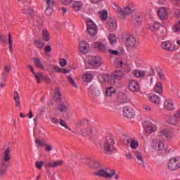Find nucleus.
Segmentation results:
<instances>
[{"instance_id":"f257e3e1","label":"nucleus","mask_w":180,"mask_h":180,"mask_svg":"<svg viewBox=\"0 0 180 180\" xmlns=\"http://www.w3.org/2000/svg\"><path fill=\"white\" fill-rule=\"evenodd\" d=\"M101 150L108 155H110L115 151V141L112 137L107 136L104 139L101 143Z\"/></svg>"},{"instance_id":"f03ea898","label":"nucleus","mask_w":180,"mask_h":180,"mask_svg":"<svg viewBox=\"0 0 180 180\" xmlns=\"http://www.w3.org/2000/svg\"><path fill=\"white\" fill-rule=\"evenodd\" d=\"M77 131L79 134L84 137H94V136H96V131L91 126L82 127Z\"/></svg>"},{"instance_id":"7ed1b4c3","label":"nucleus","mask_w":180,"mask_h":180,"mask_svg":"<svg viewBox=\"0 0 180 180\" xmlns=\"http://www.w3.org/2000/svg\"><path fill=\"white\" fill-rule=\"evenodd\" d=\"M3 151H4V157L1 160L0 168L6 169L9 166V161H11V148L4 147Z\"/></svg>"},{"instance_id":"20e7f679","label":"nucleus","mask_w":180,"mask_h":180,"mask_svg":"<svg viewBox=\"0 0 180 180\" xmlns=\"http://www.w3.org/2000/svg\"><path fill=\"white\" fill-rule=\"evenodd\" d=\"M86 23V32L89 36H96V34L98 33V27H96V24H95V22H94V21L91 20H87Z\"/></svg>"},{"instance_id":"39448f33","label":"nucleus","mask_w":180,"mask_h":180,"mask_svg":"<svg viewBox=\"0 0 180 180\" xmlns=\"http://www.w3.org/2000/svg\"><path fill=\"white\" fill-rule=\"evenodd\" d=\"M91 68H99L102 65V58L101 56H91L89 60Z\"/></svg>"},{"instance_id":"423d86ee","label":"nucleus","mask_w":180,"mask_h":180,"mask_svg":"<svg viewBox=\"0 0 180 180\" xmlns=\"http://www.w3.org/2000/svg\"><path fill=\"white\" fill-rule=\"evenodd\" d=\"M168 168L172 171H176L180 168V158H172L168 162Z\"/></svg>"},{"instance_id":"0eeeda50","label":"nucleus","mask_w":180,"mask_h":180,"mask_svg":"<svg viewBox=\"0 0 180 180\" xmlns=\"http://www.w3.org/2000/svg\"><path fill=\"white\" fill-rule=\"evenodd\" d=\"M94 175L102 176L103 178H112L115 175V170L102 169L98 172H94Z\"/></svg>"},{"instance_id":"6e6552de","label":"nucleus","mask_w":180,"mask_h":180,"mask_svg":"<svg viewBox=\"0 0 180 180\" xmlns=\"http://www.w3.org/2000/svg\"><path fill=\"white\" fill-rule=\"evenodd\" d=\"M134 156L139 167H141V168H146V162H144V157L143 156V153H141L140 151L135 150L134 152Z\"/></svg>"},{"instance_id":"1a4fd4ad","label":"nucleus","mask_w":180,"mask_h":180,"mask_svg":"<svg viewBox=\"0 0 180 180\" xmlns=\"http://www.w3.org/2000/svg\"><path fill=\"white\" fill-rule=\"evenodd\" d=\"M141 15L139 13L135 12L133 15H131L129 18V22H131L133 26L137 27L141 25V21L140 20Z\"/></svg>"},{"instance_id":"9d476101","label":"nucleus","mask_w":180,"mask_h":180,"mask_svg":"<svg viewBox=\"0 0 180 180\" xmlns=\"http://www.w3.org/2000/svg\"><path fill=\"white\" fill-rule=\"evenodd\" d=\"M153 146L158 153L160 154H164L166 151L165 148H164V142L160 139H155L153 141Z\"/></svg>"},{"instance_id":"9b49d317","label":"nucleus","mask_w":180,"mask_h":180,"mask_svg":"<svg viewBox=\"0 0 180 180\" xmlns=\"http://www.w3.org/2000/svg\"><path fill=\"white\" fill-rule=\"evenodd\" d=\"M160 136L167 139V140H172L175 137L174 131L169 129H163L160 131Z\"/></svg>"},{"instance_id":"f8f14e48","label":"nucleus","mask_w":180,"mask_h":180,"mask_svg":"<svg viewBox=\"0 0 180 180\" xmlns=\"http://www.w3.org/2000/svg\"><path fill=\"white\" fill-rule=\"evenodd\" d=\"M123 115L127 119H133L136 116V112L133 108L127 106L123 108Z\"/></svg>"},{"instance_id":"ddd939ff","label":"nucleus","mask_w":180,"mask_h":180,"mask_svg":"<svg viewBox=\"0 0 180 180\" xmlns=\"http://www.w3.org/2000/svg\"><path fill=\"white\" fill-rule=\"evenodd\" d=\"M160 46L166 51H175L176 50L175 45L171 41H163Z\"/></svg>"},{"instance_id":"4468645a","label":"nucleus","mask_w":180,"mask_h":180,"mask_svg":"<svg viewBox=\"0 0 180 180\" xmlns=\"http://www.w3.org/2000/svg\"><path fill=\"white\" fill-rule=\"evenodd\" d=\"M124 43L127 47H134L136 46V43L137 41L136 40V37L133 35H127L124 39Z\"/></svg>"},{"instance_id":"2eb2a0df","label":"nucleus","mask_w":180,"mask_h":180,"mask_svg":"<svg viewBox=\"0 0 180 180\" xmlns=\"http://www.w3.org/2000/svg\"><path fill=\"white\" fill-rule=\"evenodd\" d=\"M158 15L160 20H167L168 19V11L165 7H160L158 9Z\"/></svg>"},{"instance_id":"dca6fc26","label":"nucleus","mask_w":180,"mask_h":180,"mask_svg":"<svg viewBox=\"0 0 180 180\" xmlns=\"http://www.w3.org/2000/svg\"><path fill=\"white\" fill-rule=\"evenodd\" d=\"M93 47L96 49L98 51H101V53H106V51H108V45L100 41L93 43Z\"/></svg>"},{"instance_id":"f3484780","label":"nucleus","mask_w":180,"mask_h":180,"mask_svg":"<svg viewBox=\"0 0 180 180\" xmlns=\"http://www.w3.org/2000/svg\"><path fill=\"white\" fill-rule=\"evenodd\" d=\"M79 50L82 54H86L89 51V44L85 41L79 43Z\"/></svg>"},{"instance_id":"a211bd4d","label":"nucleus","mask_w":180,"mask_h":180,"mask_svg":"<svg viewBox=\"0 0 180 180\" xmlns=\"http://www.w3.org/2000/svg\"><path fill=\"white\" fill-rule=\"evenodd\" d=\"M46 4V8L45 11L46 15H50L53 13L54 9V0H44Z\"/></svg>"},{"instance_id":"6ab92c4d","label":"nucleus","mask_w":180,"mask_h":180,"mask_svg":"<svg viewBox=\"0 0 180 180\" xmlns=\"http://www.w3.org/2000/svg\"><path fill=\"white\" fill-rule=\"evenodd\" d=\"M128 89L131 92H139L140 91V85L136 81L131 80L129 83Z\"/></svg>"},{"instance_id":"aec40b11","label":"nucleus","mask_w":180,"mask_h":180,"mask_svg":"<svg viewBox=\"0 0 180 180\" xmlns=\"http://www.w3.org/2000/svg\"><path fill=\"white\" fill-rule=\"evenodd\" d=\"M102 79H103L104 82L109 84V85H115L116 84V78L113 75H103Z\"/></svg>"},{"instance_id":"412c9836","label":"nucleus","mask_w":180,"mask_h":180,"mask_svg":"<svg viewBox=\"0 0 180 180\" xmlns=\"http://www.w3.org/2000/svg\"><path fill=\"white\" fill-rule=\"evenodd\" d=\"M83 162L84 164H87V165H89V166L92 167L93 168H99V167H101V164H99V162L91 161V159H89V158L84 159Z\"/></svg>"},{"instance_id":"4be33fe9","label":"nucleus","mask_w":180,"mask_h":180,"mask_svg":"<svg viewBox=\"0 0 180 180\" xmlns=\"http://www.w3.org/2000/svg\"><path fill=\"white\" fill-rule=\"evenodd\" d=\"M165 120H166L167 123H168L169 124H172V125L178 124V123L179 122L178 120V118L176 117L175 114L174 116H167L165 118Z\"/></svg>"},{"instance_id":"5701e85b","label":"nucleus","mask_w":180,"mask_h":180,"mask_svg":"<svg viewBox=\"0 0 180 180\" xmlns=\"http://www.w3.org/2000/svg\"><path fill=\"white\" fill-rule=\"evenodd\" d=\"M107 27L110 29V30H116V27H117V22L116 20L111 19L107 22Z\"/></svg>"},{"instance_id":"b1692460","label":"nucleus","mask_w":180,"mask_h":180,"mask_svg":"<svg viewBox=\"0 0 180 180\" xmlns=\"http://www.w3.org/2000/svg\"><path fill=\"white\" fill-rule=\"evenodd\" d=\"M72 8L75 12H79L82 9V3L81 1H73Z\"/></svg>"},{"instance_id":"393cba45","label":"nucleus","mask_w":180,"mask_h":180,"mask_svg":"<svg viewBox=\"0 0 180 180\" xmlns=\"http://www.w3.org/2000/svg\"><path fill=\"white\" fill-rule=\"evenodd\" d=\"M164 108L167 109V110H174V102H172V100L168 99L165 101Z\"/></svg>"},{"instance_id":"a878e982","label":"nucleus","mask_w":180,"mask_h":180,"mask_svg":"<svg viewBox=\"0 0 180 180\" xmlns=\"http://www.w3.org/2000/svg\"><path fill=\"white\" fill-rule=\"evenodd\" d=\"M149 99L150 102H153L155 105H160V102H161V98L154 94L150 95Z\"/></svg>"},{"instance_id":"bb28decb","label":"nucleus","mask_w":180,"mask_h":180,"mask_svg":"<svg viewBox=\"0 0 180 180\" xmlns=\"http://www.w3.org/2000/svg\"><path fill=\"white\" fill-rule=\"evenodd\" d=\"M28 68H30V71H31L32 74H34V77L37 79V84H40V78H41V73H36V72H34V68L31 65H29Z\"/></svg>"},{"instance_id":"cd10ccee","label":"nucleus","mask_w":180,"mask_h":180,"mask_svg":"<svg viewBox=\"0 0 180 180\" xmlns=\"http://www.w3.org/2000/svg\"><path fill=\"white\" fill-rule=\"evenodd\" d=\"M63 160H59L58 162H51L49 163H47L45 167H51V168H57V167H61L63 165Z\"/></svg>"},{"instance_id":"c85d7f7f","label":"nucleus","mask_w":180,"mask_h":180,"mask_svg":"<svg viewBox=\"0 0 180 180\" xmlns=\"http://www.w3.org/2000/svg\"><path fill=\"white\" fill-rule=\"evenodd\" d=\"M160 27H161V24H160L158 22H154L152 25H150L149 29L151 30V32L155 33L160 30Z\"/></svg>"},{"instance_id":"c756f323","label":"nucleus","mask_w":180,"mask_h":180,"mask_svg":"<svg viewBox=\"0 0 180 180\" xmlns=\"http://www.w3.org/2000/svg\"><path fill=\"white\" fill-rule=\"evenodd\" d=\"M134 77L135 78H142L146 77V71L141 70H135L133 71Z\"/></svg>"},{"instance_id":"7c9ffc66","label":"nucleus","mask_w":180,"mask_h":180,"mask_svg":"<svg viewBox=\"0 0 180 180\" xmlns=\"http://www.w3.org/2000/svg\"><path fill=\"white\" fill-rule=\"evenodd\" d=\"M13 99L15 103V107L20 109V96H19V93H18V91L14 92Z\"/></svg>"},{"instance_id":"2f4dec72","label":"nucleus","mask_w":180,"mask_h":180,"mask_svg":"<svg viewBox=\"0 0 180 180\" xmlns=\"http://www.w3.org/2000/svg\"><path fill=\"white\" fill-rule=\"evenodd\" d=\"M34 65L37 67V68H39L40 70H44V66L41 63V60L39 58H33Z\"/></svg>"},{"instance_id":"473e14b6","label":"nucleus","mask_w":180,"mask_h":180,"mask_svg":"<svg viewBox=\"0 0 180 180\" xmlns=\"http://www.w3.org/2000/svg\"><path fill=\"white\" fill-rule=\"evenodd\" d=\"M158 127L157 125H150L146 128L145 131L147 134H151L152 133H155L157 131Z\"/></svg>"},{"instance_id":"72a5a7b5","label":"nucleus","mask_w":180,"mask_h":180,"mask_svg":"<svg viewBox=\"0 0 180 180\" xmlns=\"http://www.w3.org/2000/svg\"><path fill=\"white\" fill-rule=\"evenodd\" d=\"M115 11L120 19H122V20H124V19H126V14L124 13V11L122 10V8L120 7H117Z\"/></svg>"},{"instance_id":"f704fd0d","label":"nucleus","mask_w":180,"mask_h":180,"mask_svg":"<svg viewBox=\"0 0 180 180\" xmlns=\"http://www.w3.org/2000/svg\"><path fill=\"white\" fill-rule=\"evenodd\" d=\"M124 11L125 13V16L126 15H128V16H131V15H133L136 12V10H134L133 7H130V6L124 7Z\"/></svg>"},{"instance_id":"c9c22d12","label":"nucleus","mask_w":180,"mask_h":180,"mask_svg":"<svg viewBox=\"0 0 180 180\" xmlns=\"http://www.w3.org/2000/svg\"><path fill=\"white\" fill-rule=\"evenodd\" d=\"M112 75L115 79H122L124 75V73H123L122 70H115L112 73Z\"/></svg>"},{"instance_id":"e433bc0d","label":"nucleus","mask_w":180,"mask_h":180,"mask_svg":"<svg viewBox=\"0 0 180 180\" xmlns=\"http://www.w3.org/2000/svg\"><path fill=\"white\" fill-rule=\"evenodd\" d=\"M116 94V89L113 88V86H110L107 88L105 91L106 96H113V95Z\"/></svg>"},{"instance_id":"4c0bfd02","label":"nucleus","mask_w":180,"mask_h":180,"mask_svg":"<svg viewBox=\"0 0 180 180\" xmlns=\"http://www.w3.org/2000/svg\"><path fill=\"white\" fill-rule=\"evenodd\" d=\"M50 33H49V31L47 30L44 29L42 30V39L44 40V41H50Z\"/></svg>"},{"instance_id":"58836bf2","label":"nucleus","mask_w":180,"mask_h":180,"mask_svg":"<svg viewBox=\"0 0 180 180\" xmlns=\"http://www.w3.org/2000/svg\"><path fill=\"white\" fill-rule=\"evenodd\" d=\"M155 92L157 94H162V83L161 82H157L154 87Z\"/></svg>"},{"instance_id":"ea45409f","label":"nucleus","mask_w":180,"mask_h":180,"mask_svg":"<svg viewBox=\"0 0 180 180\" xmlns=\"http://www.w3.org/2000/svg\"><path fill=\"white\" fill-rule=\"evenodd\" d=\"M67 105H65V103H60L57 107V110H59L60 113H65L67 112Z\"/></svg>"},{"instance_id":"a19ab883","label":"nucleus","mask_w":180,"mask_h":180,"mask_svg":"<svg viewBox=\"0 0 180 180\" xmlns=\"http://www.w3.org/2000/svg\"><path fill=\"white\" fill-rule=\"evenodd\" d=\"M108 40L111 46H113L117 43V39H116V35H115V34H110L108 37Z\"/></svg>"},{"instance_id":"79ce46f5","label":"nucleus","mask_w":180,"mask_h":180,"mask_svg":"<svg viewBox=\"0 0 180 180\" xmlns=\"http://www.w3.org/2000/svg\"><path fill=\"white\" fill-rule=\"evenodd\" d=\"M99 18L101 19V20H106L108 19V11L105 10L101 11L98 12Z\"/></svg>"},{"instance_id":"37998d69","label":"nucleus","mask_w":180,"mask_h":180,"mask_svg":"<svg viewBox=\"0 0 180 180\" xmlns=\"http://www.w3.org/2000/svg\"><path fill=\"white\" fill-rule=\"evenodd\" d=\"M34 45L35 46V47H37V49H39V50H41V49L44 47L45 44L43 43L41 40L36 39L34 41Z\"/></svg>"},{"instance_id":"c03bdc74","label":"nucleus","mask_w":180,"mask_h":180,"mask_svg":"<svg viewBox=\"0 0 180 180\" xmlns=\"http://www.w3.org/2000/svg\"><path fill=\"white\" fill-rule=\"evenodd\" d=\"M92 78H94V75L91 73H86L83 76L84 82H91V81H92Z\"/></svg>"},{"instance_id":"a18cd8bd","label":"nucleus","mask_w":180,"mask_h":180,"mask_svg":"<svg viewBox=\"0 0 180 180\" xmlns=\"http://www.w3.org/2000/svg\"><path fill=\"white\" fill-rule=\"evenodd\" d=\"M129 146L132 150H136L139 147V141H136L135 139H131Z\"/></svg>"},{"instance_id":"49530a36","label":"nucleus","mask_w":180,"mask_h":180,"mask_svg":"<svg viewBox=\"0 0 180 180\" xmlns=\"http://www.w3.org/2000/svg\"><path fill=\"white\" fill-rule=\"evenodd\" d=\"M115 65H117L118 68H126V67H127V64L123 63V61H122V60H117L115 61Z\"/></svg>"},{"instance_id":"de8ad7c7","label":"nucleus","mask_w":180,"mask_h":180,"mask_svg":"<svg viewBox=\"0 0 180 180\" xmlns=\"http://www.w3.org/2000/svg\"><path fill=\"white\" fill-rule=\"evenodd\" d=\"M55 91V99H56V101L58 102L61 101V93L60 92V89L58 88H56Z\"/></svg>"},{"instance_id":"09e8293b","label":"nucleus","mask_w":180,"mask_h":180,"mask_svg":"<svg viewBox=\"0 0 180 180\" xmlns=\"http://www.w3.org/2000/svg\"><path fill=\"white\" fill-rule=\"evenodd\" d=\"M13 45V40L12 39V35L11 33L8 34V46H9V51L11 53L13 51V48L12 46Z\"/></svg>"},{"instance_id":"8fccbe9b","label":"nucleus","mask_w":180,"mask_h":180,"mask_svg":"<svg viewBox=\"0 0 180 180\" xmlns=\"http://www.w3.org/2000/svg\"><path fill=\"white\" fill-rule=\"evenodd\" d=\"M68 81L69 84L73 86V88H75L76 89H78V85H77V83H75V81H74V79L71 78V77L68 76L67 77Z\"/></svg>"},{"instance_id":"3c124183","label":"nucleus","mask_w":180,"mask_h":180,"mask_svg":"<svg viewBox=\"0 0 180 180\" xmlns=\"http://www.w3.org/2000/svg\"><path fill=\"white\" fill-rule=\"evenodd\" d=\"M173 32L174 33H179L180 32V20H179L178 22H176L172 27Z\"/></svg>"},{"instance_id":"603ef678","label":"nucleus","mask_w":180,"mask_h":180,"mask_svg":"<svg viewBox=\"0 0 180 180\" xmlns=\"http://www.w3.org/2000/svg\"><path fill=\"white\" fill-rule=\"evenodd\" d=\"M33 13L34 11L33 9L29 8V7H25L23 10H22V13H28V15H30V16H33Z\"/></svg>"},{"instance_id":"864d4df0","label":"nucleus","mask_w":180,"mask_h":180,"mask_svg":"<svg viewBox=\"0 0 180 180\" xmlns=\"http://www.w3.org/2000/svg\"><path fill=\"white\" fill-rule=\"evenodd\" d=\"M132 139H133V138H131L129 136H124V138H123L124 144H125V146H129V144H130V143L131 142Z\"/></svg>"},{"instance_id":"5fc2aeb1","label":"nucleus","mask_w":180,"mask_h":180,"mask_svg":"<svg viewBox=\"0 0 180 180\" xmlns=\"http://www.w3.org/2000/svg\"><path fill=\"white\" fill-rule=\"evenodd\" d=\"M35 143L37 144V147H44L46 146L44 141H41L37 139L35 140Z\"/></svg>"},{"instance_id":"6e6d98bb","label":"nucleus","mask_w":180,"mask_h":180,"mask_svg":"<svg viewBox=\"0 0 180 180\" xmlns=\"http://www.w3.org/2000/svg\"><path fill=\"white\" fill-rule=\"evenodd\" d=\"M51 68L53 72H61V68H59L58 66L51 65Z\"/></svg>"},{"instance_id":"4d7b16f0","label":"nucleus","mask_w":180,"mask_h":180,"mask_svg":"<svg viewBox=\"0 0 180 180\" xmlns=\"http://www.w3.org/2000/svg\"><path fill=\"white\" fill-rule=\"evenodd\" d=\"M9 72H11V66L9 65L4 66V71L2 72L1 74H6L8 76Z\"/></svg>"},{"instance_id":"13d9d810","label":"nucleus","mask_w":180,"mask_h":180,"mask_svg":"<svg viewBox=\"0 0 180 180\" xmlns=\"http://www.w3.org/2000/svg\"><path fill=\"white\" fill-rule=\"evenodd\" d=\"M43 161H37L35 162V166L37 168V169H41L44 165Z\"/></svg>"},{"instance_id":"bf43d9fd","label":"nucleus","mask_w":180,"mask_h":180,"mask_svg":"<svg viewBox=\"0 0 180 180\" xmlns=\"http://www.w3.org/2000/svg\"><path fill=\"white\" fill-rule=\"evenodd\" d=\"M6 78H8V75L4 73H1L0 77V82H6Z\"/></svg>"},{"instance_id":"052dcab7","label":"nucleus","mask_w":180,"mask_h":180,"mask_svg":"<svg viewBox=\"0 0 180 180\" xmlns=\"http://www.w3.org/2000/svg\"><path fill=\"white\" fill-rule=\"evenodd\" d=\"M107 51H108L110 54H112L113 56H119V54H120V53H119L117 50L108 49Z\"/></svg>"},{"instance_id":"680f3d73","label":"nucleus","mask_w":180,"mask_h":180,"mask_svg":"<svg viewBox=\"0 0 180 180\" xmlns=\"http://www.w3.org/2000/svg\"><path fill=\"white\" fill-rule=\"evenodd\" d=\"M45 151H48L50 153V151H53V146L45 143Z\"/></svg>"},{"instance_id":"e2e57ef3","label":"nucleus","mask_w":180,"mask_h":180,"mask_svg":"<svg viewBox=\"0 0 180 180\" xmlns=\"http://www.w3.org/2000/svg\"><path fill=\"white\" fill-rule=\"evenodd\" d=\"M91 94L96 96H99L101 95V91L97 89H94L91 90Z\"/></svg>"},{"instance_id":"0e129e2a","label":"nucleus","mask_w":180,"mask_h":180,"mask_svg":"<svg viewBox=\"0 0 180 180\" xmlns=\"http://www.w3.org/2000/svg\"><path fill=\"white\" fill-rule=\"evenodd\" d=\"M63 5H70L72 2V0H58Z\"/></svg>"},{"instance_id":"69168bd1","label":"nucleus","mask_w":180,"mask_h":180,"mask_svg":"<svg viewBox=\"0 0 180 180\" xmlns=\"http://www.w3.org/2000/svg\"><path fill=\"white\" fill-rule=\"evenodd\" d=\"M0 41L1 44H6V37L0 35Z\"/></svg>"},{"instance_id":"338daca9","label":"nucleus","mask_w":180,"mask_h":180,"mask_svg":"<svg viewBox=\"0 0 180 180\" xmlns=\"http://www.w3.org/2000/svg\"><path fill=\"white\" fill-rule=\"evenodd\" d=\"M60 126H63V127H65V129H68V125L67 124V122L63 120V119L60 120Z\"/></svg>"},{"instance_id":"774afa93","label":"nucleus","mask_w":180,"mask_h":180,"mask_svg":"<svg viewBox=\"0 0 180 180\" xmlns=\"http://www.w3.org/2000/svg\"><path fill=\"white\" fill-rule=\"evenodd\" d=\"M59 64L60 67H65L67 65V60L65 59H60Z\"/></svg>"}]
</instances>
